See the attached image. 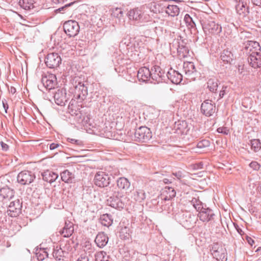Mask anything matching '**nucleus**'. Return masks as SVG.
<instances>
[{
    "label": "nucleus",
    "instance_id": "1",
    "mask_svg": "<svg viewBox=\"0 0 261 261\" xmlns=\"http://www.w3.org/2000/svg\"><path fill=\"white\" fill-rule=\"evenodd\" d=\"M72 83L74 88L73 98L77 100L78 102H82L88 95V83L82 81L79 76H75L72 79Z\"/></svg>",
    "mask_w": 261,
    "mask_h": 261
},
{
    "label": "nucleus",
    "instance_id": "2",
    "mask_svg": "<svg viewBox=\"0 0 261 261\" xmlns=\"http://www.w3.org/2000/svg\"><path fill=\"white\" fill-rule=\"evenodd\" d=\"M202 29L205 34L217 35L222 31L221 26L216 23L213 18L205 13L200 20Z\"/></svg>",
    "mask_w": 261,
    "mask_h": 261
},
{
    "label": "nucleus",
    "instance_id": "3",
    "mask_svg": "<svg viewBox=\"0 0 261 261\" xmlns=\"http://www.w3.org/2000/svg\"><path fill=\"white\" fill-rule=\"evenodd\" d=\"M186 41L181 36H179L172 43V47L176 49L180 58H184L189 56V49Z\"/></svg>",
    "mask_w": 261,
    "mask_h": 261
},
{
    "label": "nucleus",
    "instance_id": "4",
    "mask_svg": "<svg viewBox=\"0 0 261 261\" xmlns=\"http://www.w3.org/2000/svg\"><path fill=\"white\" fill-rule=\"evenodd\" d=\"M134 136L135 141L146 142L152 138V133L147 127L141 126L136 130Z\"/></svg>",
    "mask_w": 261,
    "mask_h": 261
},
{
    "label": "nucleus",
    "instance_id": "5",
    "mask_svg": "<svg viewBox=\"0 0 261 261\" xmlns=\"http://www.w3.org/2000/svg\"><path fill=\"white\" fill-rule=\"evenodd\" d=\"M260 46L258 42L252 40H247L243 43L242 50L250 57L251 55H255L260 51Z\"/></svg>",
    "mask_w": 261,
    "mask_h": 261
},
{
    "label": "nucleus",
    "instance_id": "6",
    "mask_svg": "<svg viewBox=\"0 0 261 261\" xmlns=\"http://www.w3.org/2000/svg\"><path fill=\"white\" fill-rule=\"evenodd\" d=\"M36 178L35 173L29 170H23L19 172L17 180L21 185H29L34 181Z\"/></svg>",
    "mask_w": 261,
    "mask_h": 261
},
{
    "label": "nucleus",
    "instance_id": "7",
    "mask_svg": "<svg viewBox=\"0 0 261 261\" xmlns=\"http://www.w3.org/2000/svg\"><path fill=\"white\" fill-rule=\"evenodd\" d=\"M65 33L69 37L76 36L80 31V26L77 22L70 20L66 21L63 25Z\"/></svg>",
    "mask_w": 261,
    "mask_h": 261
},
{
    "label": "nucleus",
    "instance_id": "8",
    "mask_svg": "<svg viewBox=\"0 0 261 261\" xmlns=\"http://www.w3.org/2000/svg\"><path fill=\"white\" fill-rule=\"evenodd\" d=\"M212 254L217 260L226 261L227 252L225 248L218 243H214L211 250Z\"/></svg>",
    "mask_w": 261,
    "mask_h": 261
},
{
    "label": "nucleus",
    "instance_id": "9",
    "mask_svg": "<svg viewBox=\"0 0 261 261\" xmlns=\"http://www.w3.org/2000/svg\"><path fill=\"white\" fill-rule=\"evenodd\" d=\"M183 71L186 78L192 81H195L199 74V73L196 70L194 63L191 62L184 63Z\"/></svg>",
    "mask_w": 261,
    "mask_h": 261
},
{
    "label": "nucleus",
    "instance_id": "10",
    "mask_svg": "<svg viewBox=\"0 0 261 261\" xmlns=\"http://www.w3.org/2000/svg\"><path fill=\"white\" fill-rule=\"evenodd\" d=\"M94 181L96 186L100 188H104L110 185V177L105 172L99 171L95 175Z\"/></svg>",
    "mask_w": 261,
    "mask_h": 261
},
{
    "label": "nucleus",
    "instance_id": "11",
    "mask_svg": "<svg viewBox=\"0 0 261 261\" xmlns=\"http://www.w3.org/2000/svg\"><path fill=\"white\" fill-rule=\"evenodd\" d=\"M22 201L17 199L10 202L7 210V214L12 217H16L21 213Z\"/></svg>",
    "mask_w": 261,
    "mask_h": 261
},
{
    "label": "nucleus",
    "instance_id": "12",
    "mask_svg": "<svg viewBox=\"0 0 261 261\" xmlns=\"http://www.w3.org/2000/svg\"><path fill=\"white\" fill-rule=\"evenodd\" d=\"M61 61V58L58 53H52L46 56L45 63L48 68H55L59 66Z\"/></svg>",
    "mask_w": 261,
    "mask_h": 261
},
{
    "label": "nucleus",
    "instance_id": "13",
    "mask_svg": "<svg viewBox=\"0 0 261 261\" xmlns=\"http://www.w3.org/2000/svg\"><path fill=\"white\" fill-rule=\"evenodd\" d=\"M216 110L215 103L210 99L204 100L201 105V113L206 117L212 116Z\"/></svg>",
    "mask_w": 261,
    "mask_h": 261
},
{
    "label": "nucleus",
    "instance_id": "14",
    "mask_svg": "<svg viewBox=\"0 0 261 261\" xmlns=\"http://www.w3.org/2000/svg\"><path fill=\"white\" fill-rule=\"evenodd\" d=\"M198 217L200 220L203 222H208L214 220L215 214L210 208L204 205V207L199 212Z\"/></svg>",
    "mask_w": 261,
    "mask_h": 261
},
{
    "label": "nucleus",
    "instance_id": "15",
    "mask_svg": "<svg viewBox=\"0 0 261 261\" xmlns=\"http://www.w3.org/2000/svg\"><path fill=\"white\" fill-rule=\"evenodd\" d=\"M191 126L185 120H178L175 122L174 129L177 134L187 135L190 129Z\"/></svg>",
    "mask_w": 261,
    "mask_h": 261
},
{
    "label": "nucleus",
    "instance_id": "16",
    "mask_svg": "<svg viewBox=\"0 0 261 261\" xmlns=\"http://www.w3.org/2000/svg\"><path fill=\"white\" fill-rule=\"evenodd\" d=\"M151 79L157 83L162 82L163 80H165L166 73L159 66L155 65L151 69Z\"/></svg>",
    "mask_w": 261,
    "mask_h": 261
},
{
    "label": "nucleus",
    "instance_id": "17",
    "mask_svg": "<svg viewBox=\"0 0 261 261\" xmlns=\"http://www.w3.org/2000/svg\"><path fill=\"white\" fill-rule=\"evenodd\" d=\"M54 100L56 103L59 106L65 105L66 99V92L64 88L58 89L54 92Z\"/></svg>",
    "mask_w": 261,
    "mask_h": 261
},
{
    "label": "nucleus",
    "instance_id": "18",
    "mask_svg": "<svg viewBox=\"0 0 261 261\" xmlns=\"http://www.w3.org/2000/svg\"><path fill=\"white\" fill-rule=\"evenodd\" d=\"M42 83L43 86L49 90H54L55 86L57 84V77L56 75L54 74H49V75L43 77L42 79Z\"/></svg>",
    "mask_w": 261,
    "mask_h": 261
},
{
    "label": "nucleus",
    "instance_id": "19",
    "mask_svg": "<svg viewBox=\"0 0 261 261\" xmlns=\"http://www.w3.org/2000/svg\"><path fill=\"white\" fill-rule=\"evenodd\" d=\"M107 202L108 205L117 210H121L124 207V203L117 195L110 197Z\"/></svg>",
    "mask_w": 261,
    "mask_h": 261
},
{
    "label": "nucleus",
    "instance_id": "20",
    "mask_svg": "<svg viewBox=\"0 0 261 261\" xmlns=\"http://www.w3.org/2000/svg\"><path fill=\"white\" fill-rule=\"evenodd\" d=\"M167 0H160L151 4L150 9L155 13L165 12Z\"/></svg>",
    "mask_w": 261,
    "mask_h": 261
},
{
    "label": "nucleus",
    "instance_id": "21",
    "mask_svg": "<svg viewBox=\"0 0 261 261\" xmlns=\"http://www.w3.org/2000/svg\"><path fill=\"white\" fill-rule=\"evenodd\" d=\"M151 70L146 67L140 68L137 71V78L139 81L146 82L151 78Z\"/></svg>",
    "mask_w": 261,
    "mask_h": 261
},
{
    "label": "nucleus",
    "instance_id": "22",
    "mask_svg": "<svg viewBox=\"0 0 261 261\" xmlns=\"http://www.w3.org/2000/svg\"><path fill=\"white\" fill-rule=\"evenodd\" d=\"M168 79L173 84H179L182 80L183 75L177 71L170 69L166 74Z\"/></svg>",
    "mask_w": 261,
    "mask_h": 261
},
{
    "label": "nucleus",
    "instance_id": "23",
    "mask_svg": "<svg viewBox=\"0 0 261 261\" xmlns=\"http://www.w3.org/2000/svg\"><path fill=\"white\" fill-rule=\"evenodd\" d=\"M191 15L189 14H186L184 17V21L186 24L187 27L191 30H196V22L197 18L195 15L192 14Z\"/></svg>",
    "mask_w": 261,
    "mask_h": 261
},
{
    "label": "nucleus",
    "instance_id": "24",
    "mask_svg": "<svg viewBox=\"0 0 261 261\" xmlns=\"http://www.w3.org/2000/svg\"><path fill=\"white\" fill-rule=\"evenodd\" d=\"M248 61L249 64L254 68H261V53H256L255 55H251L248 57Z\"/></svg>",
    "mask_w": 261,
    "mask_h": 261
},
{
    "label": "nucleus",
    "instance_id": "25",
    "mask_svg": "<svg viewBox=\"0 0 261 261\" xmlns=\"http://www.w3.org/2000/svg\"><path fill=\"white\" fill-rule=\"evenodd\" d=\"M108 241L109 238L107 235L103 232H100L97 234L94 241L98 247L102 248L106 246Z\"/></svg>",
    "mask_w": 261,
    "mask_h": 261
},
{
    "label": "nucleus",
    "instance_id": "26",
    "mask_svg": "<svg viewBox=\"0 0 261 261\" xmlns=\"http://www.w3.org/2000/svg\"><path fill=\"white\" fill-rule=\"evenodd\" d=\"M73 231V224L68 221H65V225L62 229L60 231V233L63 237L68 238L72 234Z\"/></svg>",
    "mask_w": 261,
    "mask_h": 261
},
{
    "label": "nucleus",
    "instance_id": "27",
    "mask_svg": "<svg viewBox=\"0 0 261 261\" xmlns=\"http://www.w3.org/2000/svg\"><path fill=\"white\" fill-rule=\"evenodd\" d=\"M176 196V192L172 187L166 186L161 194L162 199L167 201L170 200Z\"/></svg>",
    "mask_w": 261,
    "mask_h": 261
},
{
    "label": "nucleus",
    "instance_id": "28",
    "mask_svg": "<svg viewBox=\"0 0 261 261\" xmlns=\"http://www.w3.org/2000/svg\"><path fill=\"white\" fill-rule=\"evenodd\" d=\"M14 190L8 186H5L0 189V196L3 199L10 200L14 196Z\"/></svg>",
    "mask_w": 261,
    "mask_h": 261
},
{
    "label": "nucleus",
    "instance_id": "29",
    "mask_svg": "<svg viewBox=\"0 0 261 261\" xmlns=\"http://www.w3.org/2000/svg\"><path fill=\"white\" fill-rule=\"evenodd\" d=\"M41 176L43 180L49 183L55 181L59 177L58 174L48 170L42 172Z\"/></svg>",
    "mask_w": 261,
    "mask_h": 261
},
{
    "label": "nucleus",
    "instance_id": "30",
    "mask_svg": "<svg viewBox=\"0 0 261 261\" xmlns=\"http://www.w3.org/2000/svg\"><path fill=\"white\" fill-rule=\"evenodd\" d=\"M143 12L141 8H135L128 11V16L130 19L140 21Z\"/></svg>",
    "mask_w": 261,
    "mask_h": 261
},
{
    "label": "nucleus",
    "instance_id": "31",
    "mask_svg": "<svg viewBox=\"0 0 261 261\" xmlns=\"http://www.w3.org/2000/svg\"><path fill=\"white\" fill-rule=\"evenodd\" d=\"M236 10L237 13L243 17L246 16L249 12V8L246 6V4L240 1L236 5Z\"/></svg>",
    "mask_w": 261,
    "mask_h": 261
},
{
    "label": "nucleus",
    "instance_id": "32",
    "mask_svg": "<svg viewBox=\"0 0 261 261\" xmlns=\"http://www.w3.org/2000/svg\"><path fill=\"white\" fill-rule=\"evenodd\" d=\"M67 252L63 251L60 246H57L54 248L52 255L57 260H63L65 254Z\"/></svg>",
    "mask_w": 261,
    "mask_h": 261
},
{
    "label": "nucleus",
    "instance_id": "33",
    "mask_svg": "<svg viewBox=\"0 0 261 261\" xmlns=\"http://www.w3.org/2000/svg\"><path fill=\"white\" fill-rule=\"evenodd\" d=\"M130 184L125 177H120L117 180V186L120 190L126 191L129 188Z\"/></svg>",
    "mask_w": 261,
    "mask_h": 261
},
{
    "label": "nucleus",
    "instance_id": "34",
    "mask_svg": "<svg viewBox=\"0 0 261 261\" xmlns=\"http://www.w3.org/2000/svg\"><path fill=\"white\" fill-rule=\"evenodd\" d=\"M165 12L168 15L174 17L179 14V8L176 5H169L167 3Z\"/></svg>",
    "mask_w": 261,
    "mask_h": 261
},
{
    "label": "nucleus",
    "instance_id": "35",
    "mask_svg": "<svg viewBox=\"0 0 261 261\" xmlns=\"http://www.w3.org/2000/svg\"><path fill=\"white\" fill-rule=\"evenodd\" d=\"M62 181L66 183H72L74 179V174L68 170H65L60 174Z\"/></svg>",
    "mask_w": 261,
    "mask_h": 261
},
{
    "label": "nucleus",
    "instance_id": "36",
    "mask_svg": "<svg viewBox=\"0 0 261 261\" xmlns=\"http://www.w3.org/2000/svg\"><path fill=\"white\" fill-rule=\"evenodd\" d=\"M220 57L224 63H231L233 60V56L230 51L225 49L221 53Z\"/></svg>",
    "mask_w": 261,
    "mask_h": 261
},
{
    "label": "nucleus",
    "instance_id": "37",
    "mask_svg": "<svg viewBox=\"0 0 261 261\" xmlns=\"http://www.w3.org/2000/svg\"><path fill=\"white\" fill-rule=\"evenodd\" d=\"M100 221L101 224L105 226L109 227L113 223L112 216L108 214H105L100 216Z\"/></svg>",
    "mask_w": 261,
    "mask_h": 261
},
{
    "label": "nucleus",
    "instance_id": "38",
    "mask_svg": "<svg viewBox=\"0 0 261 261\" xmlns=\"http://www.w3.org/2000/svg\"><path fill=\"white\" fill-rule=\"evenodd\" d=\"M218 81L215 78H211L207 82V87L208 90L213 93H215L218 87Z\"/></svg>",
    "mask_w": 261,
    "mask_h": 261
},
{
    "label": "nucleus",
    "instance_id": "39",
    "mask_svg": "<svg viewBox=\"0 0 261 261\" xmlns=\"http://www.w3.org/2000/svg\"><path fill=\"white\" fill-rule=\"evenodd\" d=\"M191 204L193 206L197 211L199 212L201 210L206 204L203 203L198 198L193 197L190 200Z\"/></svg>",
    "mask_w": 261,
    "mask_h": 261
},
{
    "label": "nucleus",
    "instance_id": "40",
    "mask_svg": "<svg viewBox=\"0 0 261 261\" xmlns=\"http://www.w3.org/2000/svg\"><path fill=\"white\" fill-rule=\"evenodd\" d=\"M145 193L143 190H136L133 193V198L136 201L142 202L145 198Z\"/></svg>",
    "mask_w": 261,
    "mask_h": 261
},
{
    "label": "nucleus",
    "instance_id": "41",
    "mask_svg": "<svg viewBox=\"0 0 261 261\" xmlns=\"http://www.w3.org/2000/svg\"><path fill=\"white\" fill-rule=\"evenodd\" d=\"M19 6L25 10H30L34 8L33 0H20Z\"/></svg>",
    "mask_w": 261,
    "mask_h": 261
},
{
    "label": "nucleus",
    "instance_id": "42",
    "mask_svg": "<svg viewBox=\"0 0 261 261\" xmlns=\"http://www.w3.org/2000/svg\"><path fill=\"white\" fill-rule=\"evenodd\" d=\"M251 149L254 152H258L261 149V142L259 139H252L250 141Z\"/></svg>",
    "mask_w": 261,
    "mask_h": 261
},
{
    "label": "nucleus",
    "instance_id": "43",
    "mask_svg": "<svg viewBox=\"0 0 261 261\" xmlns=\"http://www.w3.org/2000/svg\"><path fill=\"white\" fill-rule=\"evenodd\" d=\"M119 237L122 240H128L130 237L129 228L127 227H122L120 230Z\"/></svg>",
    "mask_w": 261,
    "mask_h": 261
},
{
    "label": "nucleus",
    "instance_id": "44",
    "mask_svg": "<svg viewBox=\"0 0 261 261\" xmlns=\"http://www.w3.org/2000/svg\"><path fill=\"white\" fill-rule=\"evenodd\" d=\"M47 250V248L40 249L39 251L36 253L37 258L39 260H43L45 258L48 257V253Z\"/></svg>",
    "mask_w": 261,
    "mask_h": 261
},
{
    "label": "nucleus",
    "instance_id": "45",
    "mask_svg": "<svg viewBox=\"0 0 261 261\" xmlns=\"http://www.w3.org/2000/svg\"><path fill=\"white\" fill-rule=\"evenodd\" d=\"M95 261H108V256L106 252L101 251L97 252L95 255Z\"/></svg>",
    "mask_w": 261,
    "mask_h": 261
},
{
    "label": "nucleus",
    "instance_id": "46",
    "mask_svg": "<svg viewBox=\"0 0 261 261\" xmlns=\"http://www.w3.org/2000/svg\"><path fill=\"white\" fill-rule=\"evenodd\" d=\"M77 2L74 1L73 2H71L68 4H65L64 6H62L58 9L56 10V12H60L61 13H64L65 11L70 6L73 5L74 4L76 3Z\"/></svg>",
    "mask_w": 261,
    "mask_h": 261
},
{
    "label": "nucleus",
    "instance_id": "47",
    "mask_svg": "<svg viewBox=\"0 0 261 261\" xmlns=\"http://www.w3.org/2000/svg\"><path fill=\"white\" fill-rule=\"evenodd\" d=\"M210 145V142L208 140H202L197 143V147L199 148H203L208 147Z\"/></svg>",
    "mask_w": 261,
    "mask_h": 261
},
{
    "label": "nucleus",
    "instance_id": "48",
    "mask_svg": "<svg viewBox=\"0 0 261 261\" xmlns=\"http://www.w3.org/2000/svg\"><path fill=\"white\" fill-rule=\"evenodd\" d=\"M112 15L114 17L119 18L122 16L123 11L120 8H116L113 10Z\"/></svg>",
    "mask_w": 261,
    "mask_h": 261
},
{
    "label": "nucleus",
    "instance_id": "49",
    "mask_svg": "<svg viewBox=\"0 0 261 261\" xmlns=\"http://www.w3.org/2000/svg\"><path fill=\"white\" fill-rule=\"evenodd\" d=\"M151 17L149 14H147L145 12H143L141 16V19H140V22H149L151 21Z\"/></svg>",
    "mask_w": 261,
    "mask_h": 261
},
{
    "label": "nucleus",
    "instance_id": "50",
    "mask_svg": "<svg viewBox=\"0 0 261 261\" xmlns=\"http://www.w3.org/2000/svg\"><path fill=\"white\" fill-rule=\"evenodd\" d=\"M249 166L254 170H258L260 167V165L256 161L251 162L249 164Z\"/></svg>",
    "mask_w": 261,
    "mask_h": 261
},
{
    "label": "nucleus",
    "instance_id": "51",
    "mask_svg": "<svg viewBox=\"0 0 261 261\" xmlns=\"http://www.w3.org/2000/svg\"><path fill=\"white\" fill-rule=\"evenodd\" d=\"M217 130L219 133H221L224 135H227L229 132L228 129H227L226 127H220L218 128Z\"/></svg>",
    "mask_w": 261,
    "mask_h": 261
},
{
    "label": "nucleus",
    "instance_id": "52",
    "mask_svg": "<svg viewBox=\"0 0 261 261\" xmlns=\"http://www.w3.org/2000/svg\"><path fill=\"white\" fill-rule=\"evenodd\" d=\"M90 118L88 115H84L83 119H82V123L83 125L89 124H90Z\"/></svg>",
    "mask_w": 261,
    "mask_h": 261
},
{
    "label": "nucleus",
    "instance_id": "53",
    "mask_svg": "<svg viewBox=\"0 0 261 261\" xmlns=\"http://www.w3.org/2000/svg\"><path fill=\"white\" fill-rule=\"evenodd\" d=\"M62 145L59 143H53L49 145V149L50 150H54L57 149L59 147H61Z\"/></svg>",
    "mask_w": 261,
    "mask_h": 261
},
{
    "label": "nucleus",
    "instance_id": "54",
    "mask_svg": "<svg viewBox=\"0 0 261 261\" xmlns=\"http://www.w3.org/2000/svg\"><path fill=\"white\" fill-rule=\"evenodd\" d=\"M172 174L176 177L178 179H181L184 177L183 174L181 171L173 172Z\"/></svg>",
    "mask_w": 261,
    "mask_h": 261
},
{
    "label": "nucleus",
    "instance_id": "55",
    "mask_svg": "<svg viewBox=\"0 0 261 261\" xmlns=\"http://www.w3.org/2000/svg\"><path fill=\"white\" fill-rule=\"evenodd\" d=\"M67 140L68 142H69L72 144H76V145H80V144H81V142L79 140H76L74 139H71V138H68Z\"/></svg>",
    "mask_w": 261,
    "mask_h": 261
},
{
    "label": "nucleus",
    "instance_id": "56",
    "mask_svg": "<svg viewBox=\"0 0 261 261\" xmlns=\"http://www.w3.org/2000/svg\"><path fill=\"white\" fill-rule=\"evenodd\" d=\"M76 261H89L88 256L86 254H81Z\"/></svg>",
    "mask_w": 261,
    "mask_h": 261
},
{
    "label": "nucleus",
    "instance_id": "57",
    "mask_svg": "<svg viewBox=\"0 0 261 261\" xmlns=\"http://www.w3.org/2000/svg\"><path fill=\"white\" fill-rule=\"evenodd\" d=\"M0 144L3 151H7L8 150L9 147L8 144L4 143L3 141H1Z\"/></svg>",
    "mask_w": 261,
    "mask_h": 261
},
{
    "label": "nucleus",
    "instance_id": "58",
    "mask_svg": "<svg viewBox=\"0 0 261 261\" xmlns=\"http://www.w3.org/2000/svg\"><path fill=\"white\" fill-rule=\"evenodd\" d=\"M235 228L237 230L238 232L241 235L243 236L244 234V232L238 224H234Z\"/></svg>",
    "mask_w": 261,
    "mask_h": 261
},
{
    "label": "nucleus",
    "instance_id": "59",
    "mask_svg": "<svg viewBox=\"0 0 261 261\" xmlns=\"http://www.w3.org/2000/svg\"><path fill=\"white\" fill-rule=\"evenodd\" d=\"M227 88V87H223L222 89L220 90L219 92V97L220 98H223L225 94V90Z\"/></svg>",
    "mask_w": 261,
    "mask_h": 261
},
{
    "label": "nucleus",
    "instance_id": "60",
    "mask_svg": "<svg viewBox=\"0 0 261 261\" xmlns=\"http://www.w3.org/2000/svg\"><path fill=\"white\" fill-rule=\"evenodd\" d=\"M203 164L202 162H199L196 164H195L194 165V169H200L203 168Z\"/></svg>",
    "mask_w": 261,
    "mask_h": 261
},
{
    "label": "nucleus",
    "instance_id": "61",
    "mask_svg": "<svg viewBox=\"0 0 261 261\" xmlns=\"http://www.w3.org/2000/svg\"><path fill=\"white\" fill-rule=\"evenodd\" d=\"M77 120L79 123H82V119H83V116L84 115H83L81 113H77L76 114Z\"/></svg>",
    "mask_w": 261,
    "mask_h": 261
},
{
    "label": "nucleus",
    "instance_id": "62",
    "mask_svg": "<svg viewBox=\"0 0 261 261\" xmlns=\"http://www.w3.org/2000/svg\"><path fill=\"white\" fill-rule=\"evenodd\" d=\"M245 237L246 240L250 245H252L253 244H254V241L251 237H249L248 236H246Z\"/></svg>",
    "mask_w": 261,
    "mask_h": 261
},
{
    "label": "nucleus",
    "instance_id": "63",
    "mask_svg": "<svg viewBox=\"0 0 261 261\" xmlns=\"http://www.w3.org/2000/svg\"><path fill=\"white\" fill-rule=\"evenodd\" d=\"M253 5L261 7V0H251Z\"/></svg>",
    "mask_w": 261,
    "mask_h": 261
},
{
    "label": "nucleus",
    "instance_id": "64",
    "mask_svg": "<svg viewBox=\"0 0 261 261\" xmlns=\"http://www.w3.org/2000/svg\"><path fill=\"white\" fill-rule=\"evenodd\" d=\"M55 4H63L67 1V0H52Z\"/></svg>",
    "mask_w": 261,
    "mask_h": 261
}]
</instances>
